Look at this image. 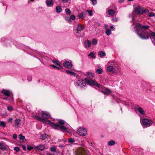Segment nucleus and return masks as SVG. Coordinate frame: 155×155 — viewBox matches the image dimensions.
<instances>
[{
	"label": "nucleus",
	"mask_w": 155,
	"mask_h": 155,
	"mask_svg": "<svg viewBox=\"0 0 155 155\" xmlns=\"http://www.w3.org/2000/svg\"><path fill=\"white\" fill-rule=\"evenodd\" d=\"M42 118L38 116H35L34 117L39 121L49 125L54 129L60 130L64 132H68L70 125L64 120H59L58 124H55L48 120L50 117L49 114L46 111H41Z\"/></svg>",
	"instance_id": "1"
},
{
	"label": "nucleus",
	"mask_w": 155,
	"mask_h": 155,
	"mask_svg": "<svg viewBox=\"0 0 155 155\" xmlns=\"http://www.w3.org/2000/svg\"><path fill=\"white\" fill-rule=\"evenodd\" d=\"M133 21V24L135 25V30L139 36L143 39H147L149 38V30L148 28V26H141L139 23H134L133 18H132Z\"/></svg>",
	"instance_id": "2"
},
{
	"label": "nucleus",
	"mask_w": 155,
	"mask_h": 155,
	"mask_svg": "<svg viewBox=\"0 0 155 155\" xmlns=\"http://www.w3.org/2000/svg\"><path fill=\"white\" fill-rule=\"evenodd\" d=\"M75 155H87V151L83 148H78L75 152Z\"/></svg>",
	"instance_id": "3"
},
{
	"label": "nucleus",
	"mask_w": 155,
	"mask_h": 155,
	"mask_svg": "<svg viewBox=\"0 0 155 155\" xmlns=\"http://www.w3.org/2000/svg\"><path fill=\"white\" fill-rule=\"evenodd\" d=\"M87 129L83 127H80L77 130L78 133L80 136H84L87 134Z\"/></svg>",
	"instance_id": "4"
},
{
	"label": "nucleus",
	"mask_w": 155,
	"mask_h": 155,
	"mask_svg": "<svg viewBox=\"0 0 155 155\" xmlns=\"http://www.w3.org/2000/svg\"><path fill=\"white\" fill-rule=\"evenodd\" d=\"M75 84L76 86L83 87L85 86L86 85V84L85 81L82 79H80L77 81Z\"/></svg>",
	"instance_id": "5"
},
{
	"label": "nucleus",
	"mask_w": 155,
	"mask_h": 155,
	"mask_svg": "<svg viewBox=\"0 0 155 155\" xmlns=\"http://www.w3.org/2000/svg\"><path fill=\"white\" fill-rule=\"evenodd\" d=\"M152 124L151 120L147 119H143L142 120V124L143 125L146 126L147 127L150 126Z\"/></svg>",
	"instance_id": "6"
},
{
	"label": "nucleus",
	"mask_w": 155,
	"mask_h": 155,
	"mask_svg": "<svg viewBox=\"0 0 155 155\" xmlns=\"http://www.w3.org/2000/svg\"><path fill=\"white\" fill-rule=\"evenodd\" d=\"M86 82L90 85H94L95 84L96 81L92 78H86L85 80Z\"/></svg>",
	"instance_id": "7"
},
{
	"label": "nucleus",
	"mask_w": 155,
	"mask_h": 155,
	"mask_svg": "<svg viewBox=\"0 0 155 155\" xmlns=\"http://www.w3.org/2000/svg\"><path fill=\"white\" fill-rule=\"evenodd\" d=\"M135 12L137 14H142L143 8L139 6H138L135 8Z\"/></svg>",
	"instance_id": "8"
},
{
	"label": "nucleus",
	"mask_w": 155,
	"mask_h": 155,
	"mask_svg": "<svg viewBox=\"0 0 155 155\" xmlns=\"http://www.w3.org/2000/svg\"><path fill=\"white\" fill-rule=\"evenodd\" d=\"M136 109L138 112L141 115H144L145 114V112L143 109L140 106H137L136 107Z\"/></svg>",
	"instance_id": "9"
},
{
	"label": "nucleus",
	"mask_w": 155,
	"mask_h": 155,
	"mask_svg": "<svg viewBox=\"0 0 155 155\" xmlns=\"http://www.w3.org/2000/svg\"><path fill=\"white\" fill-rule=\"evenodd\" d=\"M77 31L76 34L80 33L81 31L83 30L84 29V27L81 24H78L77 25Z\"/></svg>",
	"instance_id": "10"
},
{
	"label": "nucleus",
	"mask_w": 155,
	"mask_h": 155,
	"mask_svg": "<svg viewBox=\"0 0 155 155\" xmlns=\"http://www.w3.org/2000/svg\"><path fill=\"white\" fill-rule=\"evenodd\" d=\"M63 65L64 67L68 68H71L72 66V64L71 62L68 61H66L63 63Z\"/></svg>",
	"instance_id": "11"
},
{
	"label": "nucleus",
	"mask_w": 155,
	"mask_h": 155,
	"mask_svg": "<svg viewBox=\"0 0 155 155\" xmlns=\"http://www.w3.org/2000/svg\"><path fill=\"white\" fill-rule=\"evenodd\" d=\"M92 45L91 42L88 40H87L84 41V45L85 48H90Z\"/></svg>",
	"instance_id": "12"
},
{
	"label": "nucleus",
	"mask_w": 155,
	"mask_h": 155,
	"mask_svg": "<svg viewBox=\"0 0 155 155\" xmlns=\"http://www.w3.org/2000/svg\"><path fill=\"white\" fill-rule=\"evenodd\" d=\"M54 2L53 0H46V3L48 7L53 6L54 4Z\"/></svg>",
	"instance_id": "13"
},
{
	"label": "nucleus",
	"mask_w": 155,
	"mask_h": 155,
	"mask_svg": "<svg viewBox=\"0 0 155 155\" xmlns=\"http://www.w3.org/2000/svg\"><path fill=\"white\" fill-rule=\"evenodd\" d=\"M2 93L6 96H9L11 94L9 91L5 89L2 90Z\"/></svg>",
	"instance_id": "14"
},
{
	"label": "nucleus",
	"mask_w": 155,
	"mask_h": 155,
	"mask_svg": "<svg viewBox=\"0 0 155 155\" xmlns=\"http://www.w3.org/2000/svg\"><path fill=\"white\" fill-rule=\"evenodd\" d=\"M101 92L104 94L107 95H109L110 93L111 92V91L107 88H106L105 91H101Z\"/></svg>",
	"instance_id": "15"
},
{
	"label": "nucleus",
	"mask_w": 155,
	"mask_h": 155,
	"mask_svg": "<svg viewBox=\"0 0 155 155\" xmlns=\"http://www.w3.org/2000/svg\"><path fill=\"white\" fill-rule=\"evenodd\" d=\"M87 13L85 12H83L80 13L78 16L79 18H84L85 17Z\"/></svg>",
	"instance_id": "16"
},
{
	"label": "nucleus",
	"mask_w": 155,
	"mask_h": 155,
	"mask_svg": "<svg viewBox=\"0 0 155 155\" xmlns=\"http://www.w3.org/2000/svg\"><path fill=\"white\" fill-rule=\"evenodd\" d=\"M36 148L40 150H44L45 148L44 146L42 144H40L36 146Z\"/></svg>",
	"instance_id": "17"
},
{
	"label": "nucleus",
	"mask_w": 155,
	"mask_h": 155,
	"mask_svg": "<svg viewBox=\"0 0 155 155\" xmlns=\"http://www.w3.org/2000/svg\"><path fill=\"white\" fill-rule=\"evenodd\" d=\"M66 72L68 74H70L72 76H75L76 74L72 71H70L68 70H66Z\"/></svg>",
	"instance_id": "18"
},
{
	"label": "nucleus",
	"mask_w": 155,
	"mask_h": 155,
	"mask_svg": "<svg viewBox=\"0 0 155 155\" xmlns=\"http://www.w3.org/2000/svg\"><path fill=\"white\" fill-rule=\"evenodd\" d=\"M52 61L53 63L55 64L56 65L60 67H62L61 66L59 62L58 61L56 60L55 59H54L52 60Z\"/></svg>",
	"instance_id": "19"
},
{
	"label": "nucleus",
	"mask_w": 155,
	"mask_h": 155,
	"mask_svg": "<svg viewBox=\"0 0 155 155\" xmlns=\"http://www.w3.org/2000/svg\"><path fill=\"white\" fill-rule=\"evenodd\" d=\"M21 121L20 119H16L15 121V124L16 125H18L21 124Z\"/></svg>",
	"instance_id": "20"
},
{
	"label": "nucleus",
	"mask_w": 155,
	"mask_h": 155,
	"mask_svg": "<svg viewBox=\"0 0 155 155\" xmlns=\"http://www.w3.org/2000/svg\"><path fill=\"white\" fill-rule=\"evenodd\" d=\"M56 147L55 146H53L51 147L50 149V150L52 152H56Z\"/></svg>",
	"instance_id": "21"
},
{
	"label": "nucleus",
	"mask_w": 155,
	"mask_h": 155,
	"mask_svg": "<svg viewBox=\"0 0 155 155\" xmlns=\"http://www.w3.org/2000/svg\"><path fill=\"white\" fill-rule=\"evenodd\" d=\"M106 53L102 51H100L98 52V55H100V57H102L106 55Z\"/></svg>",
	"instance_id": "22"
},
{
	"label": "nucleus",
	"mask_w": 155,
	"mask_h": 155,
	"mask_svg": "<svg viewBox=\"0 0 155 155\" xmlns=\"http://www.w3.org/2000/svg\"><path fill=\"white\" fill-rule=\"evenodd\" d=\"M114 69L113 67L112 66H109L107 68V70L108 72H111Z\"/></svg>",
	"instance_id": "23"
},
{
	"label": "nucleus",
	"mask_w": 155,
	"mask_h": 155,
	"mask_svg": "<svg viewBox=\"0 0 155 155\" xmlns=\"http://www.w3.org/2000/svg\"><path fill=\"white\" fill-rule=\"evenodd\" d=\"M108 14L111 16L114 15L115 14V12L114 11L111 9H110L108 10Z\"/></svg>",
	"instance_id": "24"
},
{
	"label": "nucleus",
	"mask_w": 155,
	"mask_h": 155,
	"mask_svg": "<svg viewBox=\"0 0 155 155\" xmlns=\"http://www.w3.org/2000/svg\"><path fill=\"white\" fill-rule=\"evenodd\" d=\"M92 44L93 45H95L97 44V40L96 39H93L92 41Z\"/></svg>",
	"instance_id": "25"
},
{
	"label": "nucleus",
	"mask_w": 155,
	"mask_h": 155,
	"mask_svg": "<svg viewBox=\"0 0 155 155\" xmlns=\"http://www.w3.org/2000/svg\"><path fill=\"white\" fill-rule=\"evenodd\" d=\"M111 30L108 28H107L106 29V34L108 36H109L111 34Z\"/></svg>",
	"instance_id": "26"
},
{
	"label": "nucleus",
	"mask_w": 155,
	"mask_h": 155,
	"mask_svg": "<svg viewBox=\"0 0 155 155\" xmlns=\"http://www.w3.org/2000/svg\"><path fill=\"white\" fill-rule=\"evenodd\" d=\"M115 142L114 140H112L108 142V144L110 146H113L115 144Z\"/></svg>",
	"instance_id": "27"
},
{
	"label": "nucleus",
	"mask_w": 155,
	"mask_h": 155,
	"mask_svg": "<svg viewBox=\"0 0 155 155\" xmlns=\"http://www.w3.org/2000/svg\"><path fill=\"white\" fill-rule=\"evenodd\" d=\"M62 9L61 7L57 6L56 8V11L58 13H60Z\"/></svg>",
	"instance_id": "28"
},
{
	"label": "nucleus",
	"mask_w": 155,
	"mask_h": 155,
	"mask_svg": "<svg viewBox=\"0 0 155 155\" xmlns=\"http://www.w3.org/2000/svg\"><path fill=\"white\" fill-rule=\"evenodd\" d=\"M88 56H90L92 58H95V56L94 55V53L92 52H90L88 54Z\"/></svg>",
	"instance_id": "29"
},
{
	"label": "nucleus",
	"mask_w": 155,
	"mask_h": 155,
	"mask_svg": "<svg viewBox=\"0 0 155 155\" xmlns=\"http://www.w3.org/2000/svg\"><path fill=\"white\" fill-rule=\"evenodd\" d=\"M103 70L101 68H98L96 70V72L99 74H101L103 72Z\"/></svg>",
	"instance_id": "30"
},
{
	"label": "nucleus",
	"mask_w": 155,
	"mask_h": 155,
	"mask_svg": "<svg viewBox=\"0 0 155 155\" xmlns=\"http://www.w3.org/2000/svg\"><path fill=\"white\" fill-rule=\"evenodd\" d=\"M0 126L3 127H5L6 126V124L4 121H0Z\"/></svg>",
	"instance_id": "31"
},
{
	"label": "nucleus",
	"mask_w": 155,
	"mask_h": 155,
	"mask_svg": "<svg viewBox=\"0 0 155 155\" xmlns=\"http://www.w3.org/2000/svg\"><path fill=\"white\" fill-rule=\"evenodd\" d=\"M65 11L66 13L68 15H70L71 14V12L69 10V9L68 8H66L65 9Z\"/></svg>",
	"instance_id": "32"
},
{
	"label": "nucleus",
	"mask_w": 155,
	"mask_h": 155,
	"mask_svg": "<svg viewBox=\"0 0 155 155\" xmlns=\"http://www.w3.org/2000/svg\"><path fill=\"white\" fill-rule=\"evenodd\" d=\"M65 19L69 23H71V19L69 17H65Z\"/></svg>",
	"instance_id": "33"
},
{
	"label": "nucleus",
	"mask_w": 155,
	"mask_h": 155,
	"mask_svg": "<svg viewBox=\"0 0 155 155\" xmlns=\"http://www.w3.org/2000/svg\"><path fill=\"white\" fill-rule=\"evenodd\" d=\"M18 138L20 140H23L25 139V137L23 136L22 134H20L19 135Z\"/></svg>",
	"instance_id": "34"
},
{
	"label": "nucleus",
	"mask_w": 155,
	"mask_h": 155,
	"mask_svg": "<svg viewBox=\"0 0 155 155\" xmlns=\"http://www.w3.org/2000/svg\"><path fill=\"white\" fill-rule=\"evenodd\" d=\"M75 141L73 138H70L68 140V142L69 143H73Z\"/></svg>",
	"instance_id": "35"
},
{
	"label": "nucleus",
	"mask_w": 155,
	"mask_h": 155,
	"mask_svg": "<svg viewBox=\"0 0 155 155\" xmlns=\"http://www.w3.org/2000/svg\"><path fill=\"white\" fill-rule=\"evenodd\" d=\"M41 138L42 140H44L46 138L47 136L46 134H44L41 135Z\"/></svg>",
	"instance_id": "36"
},
{
	"label": "nucleus",
	"mask_w": 155,
	"mask_h": 155,
	"mask_svg": "<svg viewBox=\"0 0 155 155\" xmlns=\"http://www.w3.org/2000/svg\"><path fill=\"white\" fill-rule=\"evenodd\" d=\"M154 13L152 12H150L149 13L148 16L150 17L153 16L154 15Z\"/></svg>",
	"instance_id": "37"
},
{
	"label": "nucleus",
	"mask_w": 155,
	"mask_h": 155,
	"mask_svg": "<svg viewBox=\"0 0 155 155\" xmlns=\"http://www.w3.org/2000/svg\"><path fill=\"white\" fill-rule=\"evenodd\" d=\"M50 66L52 67H53L54 68H57L58 69H61L62 67H57L56 66H54V65H52V64H51L50 65Z\"/></svg>",
	"instance_id": "38"
},
{
	"label": "nucleus",
	"mask_w": 155,
	"mask_h": 155,
	"mask_svg": "<svg viewBox=\"0 0 155 155\" xmlns=\"http://www.w3.org/2000/svg\"><path fill=\"white\" fill-rule=\"evenodd\" d=\"M92 5H96L97 3V0H92Z\"/></svg>",
	"instance_id": "39"
},
{
	"label": "nucleus",
	"mask_w": 155,
	"mask_h": 155,
	"mask_svg": "<svg viewBox=\"0 0 155 155\" xmlns=\"http://www.w3.org/2000/svg\"><path fill=\"white\" fill-rule=\"evenodd\" d=\"M112 21L114 22H116L118 21V19L116 17H113L112 19Z\"/></svg>",
	"instance_id": "40"
},
{
	"label": "nucleus",
	"mask_w": 155,
	"mask_h": 155,
	"mask_svg": "<svg viewBox=\"0 0 155 155\" xmlns=\"http://www.w3.org/2000/svg\"><path fill=\"white\" fill-rule=\"evenodd\" d=\"M19 148L18 147H15L14 148V150L18 152L19 150Z\"/></svg>",
	"instance_id": "41"
},
{
	"label": "nucleus",
	"mask_w": 155,
	"mask_h": 155,
	"mask_svg": "<svg viewBox=\"0 0 155 155\" xmlns=\"http://www.w3.org/2000/svg\"><path fill=\"white\" fill-rule=\"evenodd\" d=\"M33 147L29 145H28L27 147V149L28 150H30L32 149Z\"/></svg>",
	"instance_id": "42"
},
{
	"label": "nucleus",
	"mask_w": 155,
	"mask_h": 155,
	"mask_svg": "<svg viewBox=\"0 0 155 155\" xmlns=\"http://www.w3.org/2000/svg\"><path fill=\"white\" fill-rule=\"evenodd\" d=\"M87 12L88 13L89 15H90L91 16V15H92V10L89 11L88 10H87Z\"/></svg>",
	"instance_id": "43"
},
{
	"label": "nucleus",
	"mask_w": 155,
	"mask_h": 155,
	"mask_svg": "<svg viewBox=\"0 0 155 155\" xmlns=\"http://www.w3.org/2000/svg\"><path fill=\"white\" fill-rule=\"evenodd\" d=\"M70 19H71L72 20H74L75 19V17L74 15H71L70 16Z\"/></svg>",
	"instance_id": "44"
},
{
	"label": "nucleus",
	"mask_w": 155,
	"mask_h": 155,
	"mask_svg": "<svg viewBox=\"0 0 155 155\" xmlns=\"http://www.w3.org/2000/svg\"><path fill=\"white\" fill-rule=\"evenodd\" d=\"M13 107L12 106H8V110L11 111L12 110Z\"/></svg>",
	"instance_id": "45"
},
{
	"label": "nucleus",
	"mask_w": 155,
	"mask_h": 155,
	"mask_svg": "<svg viewBox=\"0 0 155 155\" xmlns=\"http://www.w3.org/2000/svg\"><path fill=\"white\" fill-rule=\"evenodd\" d=\"M4 147L5 146L2 143H0V149H3Z\"/></svg>",
	"instance_id": "46"
},
{
	"label": "nucleus",
	"mask_w": 155,
	"mask_h": 155,
	"mask_svg": "<svg viewBox=\"0 0 155 155\" xmlns=\"http://www.w3.org/2000/svg\"><path fill=\"white\" fill-rule=\"evenodd\" d=\"M149 11L147 9H146L144 10H143V13H148L149 12Z\"/></svg>",
	"instance_id": "47"
},
{
	"label": "nucleus",
	"mask_w": 155,
	"mask_h": 155,
	"mask_svg": "<svg viewBox=\"0 0 155 155\" xmlns=\"http://www.w3.org/2000/svg\"><path fill=\"white\" fill-rule=\"evenodd\" d=\"M13 137L14 139H16L17 137V135L16 134H14L13 135Z\"/></svg>",
	"instance_id": "48"
},
{
	"label": "nucleus",
	"mask_w": 155,
	"mask_h": 155,
	"mask_svg": "<svg viewBox=\"0 0 155 155\" xmlns=\"http://www.w3.org/2000/svg\"><path fill=\"white\" fill-rule=\"evenodd\" d=\"M27 79L28 81H30L32 80V77L31 76H29L28 77Z\"/></svg>",
	"instance_id": "49"
},
{
	"label": "nucleus",
	"mask_w": 155,
	"mask_h": 155,
	"mask_svg": "<svg viewBox=\"0 0 155 155\" xmlns=\"http://www.w3.org/2000/svg\"><path fill=\"white\" fill-rule=\"evenodd\" d=\"M22 149L25 151L26 150V147L25 145H22Z\"/></svg>",
	"instance_id": "50"
},
{
	"label": "nucleus",
	"mask_w": 155,
	"mask_h": 155,
	"mask_svg": "<svg viewBox=\"0 0 155 155\" xmlns=\"http://www.w3.org/2000/svg\"><path fill=\"white\" fill-rule=\"evenodd\" d=\"M151 35L153 36H155V33L152 32H150Z\"/></svg>",
	"instance_id": "51"
},
{
	"label": "nucleus",
	"mask_w": 155,
	"mask_h": 155,
	"mask_svg": "<svg viewBox=\"0 0 155 155\" xmlns=\"http://www.w3.org/2000/svg\"><path fill=\"white\" fill-rule=\"evenodd\" d=\"M95 83V84H94V85H95L97 86V87H100V85L98 84L96 81Z\"/></svg>",
	"instance_id": "52"
},
{
	"label": "nucleus",
	"mask_w": 155,
	"mask_h": 155,
	"mask_svg": "<svg viewBox=\"0 0 155 155\" xmlns=\"http://www.w3.org/2000/svg\"><path fill=\"white\" fill-rule=\"evenodd\" d=\"M62 1L66 3L70 1V0H61Z\"/></svg>",
	"instance_id": "53"
},
{
	"label": "nucleus",
	"mask_w": 155,
	"mask_h": 155,
	"mask_svg": "<svg viewBox=\"0 0 155 155\" xmlns=\"http://www.w3.org/2000/svg\"><path fill=\"white\" fill-rule=\"evenodd\" d=\"M124 0H118L119 2L120 3H122L124 2Z\"/></svg>",
	"instance_id": "54"
},
{
	"label": "nucleus",
	"mask_w": 155,
	"mask_h": 155,
	"mask_svg": "<svg viewBox=\"0 0 155 155\" xmlns=\"http://www.w3.org/2000/svg\"><path fill=\"white\" fill-rule=\"evenodd\" d=\"M12 118H9L8 120V121L9 122H12Z\"/></svg>",
	"instance_id": "55"
},
{
	"label": "nucleus",
	"mask_w": 155,
	"mask_h": 155,
	"mask_svg": "<svg viewBox=\"0 0 155 155\" xmlns=\"http://www.w3.org/2000/svg\"><path fill=\"white\" fill-rule=\"evenodd\" d=\"M104 26H105V28H106V29L107 28V27H108V25L107 24H105L104 25Z\"/></svg>",
	"instance_id": "56"
},
{
	"label": "nucleus",
	"mask_w": 155,
	"mask_h": 155,
	"mask_svg": "<svg viewBox=\"0 0 155 155\" xmlns=\"http://www.w3.org/2000/svg\"><path fill=\"white\" fill-rule=\"evenodd\" d=\"M114 28V26L113 25H112L110 26V28L111 29H112Z\"/></svg>",
	"instance_id": "57"
},
{
	"label": "nucleus",
	"mask_w": 155,
	"mask_h": 155,
	"mask_svg": "<svg viewBox=\"0 0 155 155\" xmlns=\"http://www.w3.org/2000/svg\"><path fill=\"white\" fill-rule=\"evenodd\" d=\"M47 155H53L51 154L50 153H47Z\"/></svg>",
	"instance_id": "58"
},
{
	"label": "nucleus",
	"mask_w": 155,
	"mask_h": 155,
	"mask_svg": "<svg viewBox=\"0 0 155 155\" xmlns=\"http://www.w3.org/2000/svg\"><path fill=\"white\" fill-rule=\"evenodd\" d=\"M134 0H128V1H133Z\"/></svg>",
	"instance_id": "59"
},
{
	"label": "nucleus",
	"mask_w": 155,
	"mask_h": 155,
	"mask_svg": "<svg viewBox=\"0 0 155 155\" xmlns=\"http://www.w3.org/2000/svg\"><path fill=\"white\" fill-rule=\"evenodd\" d=\"M3 99H4V100H7V98H3Z\"/></svg>",
	"instance_id": "60"
},
{
	"label": "nucleus",
	"mask_w": 155,
	"mask_h": 155,
	"mask_svg": "<svg viewBox=\"0 0 155 155\" xmlns=\"http://www.w3.org/2000/svg\"><path fill=\"white\" fill-rule=\"evenodd\" d=\"M31 1L32 2L34 0H31Z\"/></svg>",
	"instance_id": "61"
}]
</instances>
